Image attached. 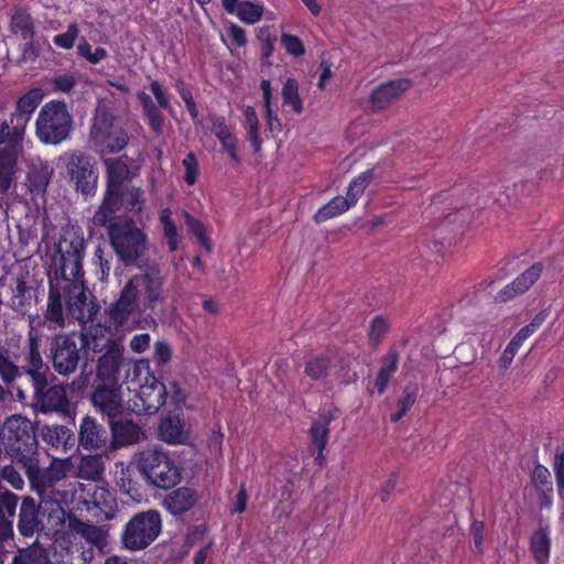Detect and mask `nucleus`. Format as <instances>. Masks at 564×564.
I'll return each instance as SVG.
<instances>
[{
	"instance_id": "obj_1",
	"label": "nucleus",
	"mask_w": 564,
	"mask_h": 564,
	"mask_svg": "<svg viewBox=\"0 0 564 564\" xmlns=\"http://www.w3.org/2000/svg\"><path fill=\"white\" fill-rule=\"evenodd\" d=\"M86 242L77 231L66 232L54 247L53 267L55 275L64 276L66 307L69 315L80 325L94 323L100 311L95 296H87L84 282L83 259Z\"/></svg>"
},
{
	"instance_id": "obj_2",
	"label": "nucleus",
	"mask_w": 564,
	"mask_h": 564,
	"mask_svg": "<svg viewBox=\"0 0 564 564\" xmlns=\"http://www.w3.org/2000/svg\"><path fill=\"white\" fill-rule=\"evenodd\" d=\"M44 98L42 88L29 89L18 98L10 120H0V191L11 187L26 127Z\"/></svg>"
},
{
	"instance_id": "obj_3",
	"label": "nucleus",
	"mask_w": 564,
	"mask_h": 564,
	"mask_svg": "<svg viewBox=\"0 0 564 564\" xmlns=\"http://www.w3.org/2000/svg\"><path fill=\"white\" fill-rule=\"evenodd\" d=\"M41 343L42 337L39 332L31 329L18 357L20 365L11 359L4 347L0 346V378L7 387L17 389L20 400H25L28 395L20 384L14 386L18 380L26 377L31 383L40 386L48 375V366L41 355Z\"/></svg>"
},
{
	"instance_id": "obj_4",
	"label": "nucleus",
	"mask_w": 564,
	"mask_h": 564,
	"mask_svg": "<svg viewBox=\"0 0 564 564\" xmlns=\"http://www.w3.org/2000/svg\"><path fill=\"white\" fill-rule=\"evenodd\" d=\"M1 444L6 453L24 468L39 456V442L32 422L21 415H12L2 424Z\"/></svg>"
},
{
	"instance_id": "obj_5",
	"label": "nucleus",
	"mask_w": 564,
	"mask_h": 564,
	"mask_svg": "<svg viewBox=\"0 0 564 564\" xmlns=\"http://www.w3.org/2000/svg\"><path fill=\"white\" fill-rule=\"evenodd\" d=\"M65 523V510L56 500L40 498L36 505L33 498L22 500L19 512L18 530L25 538L46 530L57 531Z\"/></svg>"
},
{
	"instance_id": "obj_6",
	"label": "nucleus",
	"mask_w": 564,
	"mask_h": 564,
	"mask_svg": "<svg viewBox=\"0 0 564 564\" xmlns=\"http://www.w3.org/2000/svg\"><path fill=\"white\" fill-rule=\"evenodd\" d=\"M74 120L64 100L47 101L39 111L35 133L43 144L58 145L70 138Z\"/></svg>"
},
{
	"instance_id": "obj_7",
	"label": "nucleus",
	"mask_w": 564,
	"mask_h": 564,
	"mask_svg": "<svg viewBox=\"0 0 564 564\" xmlns=\"http://www.w3.org/2000/svg\"><path fill=\"white\" fill-rule=\"evenodd\" d=\"M147 361L127 359L121 343H111L98 358L96 377L100 382L108 384H129L138 373H147Z\"/></svg>"
},
{
	"instance_id": "obj_8",
	"label": "nucleus",
	"mask_w": 564,
	"mask_h": 564,
	"mask_svg": "<svg viewBox=\"0 0 564 564\" xmlns=\"http://www.w3.org/2000/svg\"><path fill=\"white\" fill-rule=\"evenodd\" d=\"M138 468L149 484L160 489H171L182 478V467L167 452L160 448L141 452Z\"/></svg>"
},
{
	"instance_id": "obj_9",
	"label": "nucleus",
	"mask_w": 564,
	"mask_h": 564,
	"mask_svg": "<svg viewBox=\"0 0 564 564\" xmlns=\"http://www.w3.org/2000/svg\"><path fill=\"white\" fill-rule=\"evenodd\" d=\"M163 520L160 511L148 509L134 513L120 534L122 547L132 552L149 547L161 534Z\"/></svg>"
},
{
	"instance_id": "obj_10",
	"label": "nucleus",
	"mask_w": 564,
	"mask_h": 564,
	"mask_svg": "<svg viewBox=\"0 0 564 564\" xmlns=\"http://www.w3.org/2000/svg\"><path fill=\"white\" fill-rule=\"evenodd\" d=\"M132 284L140 311L149 316H159L163 312L167 295L164 290L165 278L158 267H149L143 273L132 276Z\"/></svg>"
},
{
	"instance_id": "obj_11",
	"label": "nucleus",
	"mask_w": 564,
	"mask_h": 564,
	"mask_svg": "<svg viewBox=\"0 0 564 564\" xmlns=\"http://www.w3.org/2000/svg\"><path fill=\"white\" fill-rule=\"evenodd\" d=\"M23 469L39 498L56 500L63 506L66 501L67 492L57 489L56 486L67 474V466L64 460L54 459L47 468H40L39 456H36Z\"/></svg>"
},
{
	"instance_id": "obj_12",
	"label": "nucleus",
	"mask_w": 564,
	"mask_h": 564,
	"mask_svg": "<svg viewBox=\"0 0 564 564\" xmlns=\"http://www.w3.org/2000/svg\"><path fill=\"white\" fill-rule=\"evenodd\" d=\"M89 142L101 154H116L129 142L124 128L115 124V116L107 109L97 110L89 130Z\"/></svg>"
},
{
	"instance_id": "obj_13",
	"label": "nucleus",
	"mask_w": 564,
	"mask_h": 564,
	"mask_svg": "<svg viewBox=\"0 0 564 564\" xmlns=\"http://www.w3.org/2000/svg\"><path fill=\"white\" fill-rule=\"evenodd\" d=\"M145 372L138 373L130 383L138 388L131 400V409L138 415H152L163 408L167 400V389L150 370L149 361L145 362Z\"/></svg>"
},
{
	"instance_id": "obj_14",
	"label": "nucleus",
	"mask_w": 564,
	"mask_h": 564,
	"mask_svg": "<svg viewBox=\"0 0 564 564\" xmlns=\"http://www.w3.org/2000/svg\"><path fill=\"white\" fill-rule=\"evenodd\" d=\"M108 237L116 254L124 263L134 262L145 250L147 235L132 218L112 225Z\"/></svg>"
},
{
	"instance_id": "obj_15",
	"label": "nucleus",
	"mask_w": 564,
	"mask_h": 564,
	"mask_svg": "<svg viewBox=\"0 0 564 564\" xmlns=\"http://www.w3.org/2000/svg\"><path fill=\"white\" fill-rule=\"evenodd\" d=\"M63 161L69 180L75 184V189L86 197L95 195L98 170L91 162V158L82 151H73L65 153Z\"/></svg>"
},
{
	"instance_id": "obj_16",
	"label": "nucleus",
	"mask_w": 564,
	"mask_h": 564,
	"mask_svg": "<svg viewBox=\"0 0 564 564\" xmlns=\"http://www.w3.org/2000/svg\"><path fill=\"white\" fill-rule=\"evenodd\" d=\"M18 554L26 564H88L93 558V549L84 550L75 544L67 547L64 554L58 555L56 551L51 553L39 544H32L20 549Z\"/></svg>"
},
{
	"instance_id": "obj_17",
	"label": "nucleus",
	"mask_w": 564,
	"mask_h": 564,
	"mask_svg": "<svg viewBox=\"0 0 564 564\" xmlns=\"http://www.w3.org/2000/svg\"><path fill=\"white\" fill-rule=\"evenodd\" d=\"M80 346L77 334H57L50 346V356L54 370L62 376H68L77 370L80 361Z\"/></svg>"
},
{
	"instance_id": "obj_18",
	"label": "nucleus",
	"mask_w": 564,
	"mask_h": 564,
	"mask_svg": "<svg viewBox=\"0 0 564 564\" xmlns=\"http://www.w3.org/2000/svg\"><path fill=\"white\" fill-rule=\"evenodd\" d=\"M33 390V400L40 412H57L65 416H70L72 405L67 397L66 387L63 384L50 386L47 376L44 377V383L37 386L31 383Z\"/></svg>"
},
{
	"instance_id": "obj_19",
	"label": "nucleus",
	"mask_w": 564,
	"mask_h": 564,
	"mask_svg": "<svg viewBox=\"0 0 564 564\" xmlns=\"http://www.w3.org/2000/svg\"><path fill=\"white\" fill-rule=\"evenodd\" d=\"M122 384H108L100 382L95 387L91 393V402L94 406L107 417V421L115 416L122 415L123 405L121 398Z\"/></svg>"
},
{
	"instance_id": "obj_20",
	"label": "nucleus",
	"mask_w": 564,
	"mask_h": 564,
	"mask_svg": "<svg viewBox=\"0 0 564 564\" xmlns=\"http://www.w3.org/2000/svg\"><path fill=\"white\" fill-rule=\"evenodd\" d=\"M139 306L133 293L132 284H127L120 291L117 301L111 303L107 310V321L115 328L122 327L130 319L131 315Z\"/></svg>"
},
{
	"instance_id": "obj_21",
	"label": "nucleus",
	"mask_w": 564,
	"mask_h": 564,
	"mask_svg": "<svg viewBox=\"0 0 564 564\" xmlns=\"http://www.w3.org/2000/svg\"><path fill=\"white\" fill-rule=\"evenodd\" d=\"M109 431L96 419L85 416L79 426V445L87 451H107L110 446Z\"/></svg>"
},
{
	"instance_id": "obj_22",
	"label": "nucleus",
	"mask_w": 564,
	"mask_h": 564,
	"mask_svg": "<svg viewBox=\"0 0 564 564\" xmlns=\"http://www.w3.org/2000/svg\"><path fill=\"white\" fill-rule=\"evenodd\" d=\"M108 335L109 329L107 327L102 326L100 323H90V325H80L77 339H79L82 349L93 352H104L109 348L111 343H120L118 339H113Z\"/></svg>"
},
{
	"instance_id": "obj_23",
	"label": "nucleus",
	"mask_w": 564,
	"mask_h": 564,
	"mask_svg": "<svg viewBox=\"0 0 564 564\" xmlns=\"http://www.w3.org/2000/svg\"><path fill=\"white\" fill-rule=\"evenodd\" d=\"M410 87L411 82L406 78L388 80L372 89L369 102L373 110H383L392 101L399 99Z\"/></svg>"
},
{
	"instance_id": "obj_24",
	"label": "nucleus",
	"mask_w": 564,
	"mask_h": 564,
	"mask_svg": "<svg viewBox=\"0 0 564 564\" xmlns=\"http://www.w3.org/2000/svg\"><path fill=\"white\" fill-rule=\"evenodd\" d=\"M53 274L55 268L52 265ZM63 286L64 276L48 275V297L45 317L47 321L62 324L64 322V303L66 304V291Z\"/></svg>"
},
{
	"instance_id": "obj_25",
	"label": "nucleus",
	"mask_w": 564,
	"mask_h": 564,
	"mask_svg": "<svg viewBox=\"0 0 564 564\" xmlns=\"http://www.w3.org/2000/svg\"><path fill=\"white\" fill-rule=\"evenodd\" d=\"M184 427L185 421L183 419V411L182 409H176L175 411H170L161 419L158 434L160 440L167 444H185L187 441V434Z\"/></svg>"
},
{
	"instance_id": "obj_26",
	"label": "nucleus",
	"mask_w": 564,
	"mask_h": 564,
	"mask_svg": "<svg viewBox=\"0 0 564 564\" xmlns=\"http://www.w3.org/2000/svg\"><path fill=\"white\" fill-rule=\"evenodd\" d=\"M110 429V443L113 447L135 444L142 434L141 427L130 419L115 416L107 421Z\"/></svg>"
},
{
	"instance_id": "obj_27",
	"label": "nucleus",
	"mask_w": 564,
	"mask_h": 564,
	"mask_svg": "<svg viewBox=\"0 0 564 564\" xmlns=\"http://www.w3.org/2000/svg\"><path fill=\"white\" fill-rule=\"evenodd\" d=\"M80 498L86 507L87 511L98 510L106 519L115 517L117 511V499L116 497L104 487H95L93 491L83 490Z\"/></svg>"
},
{
	"instance_id": "obj_28",
	"label": "nucleus",
	"mask_w": 564,
	"mask_h": 564,
	"mask_svg": "<svg viewBox=\"0 0 564 564\" xmlns=\"http://www.w3.org/2000/svg\"><path fill=\"white\" fill-rule=\"evenodd\" d=\"M530 481L539 497L541 510H550L553 506V482L547 467L536 464L531 473Z\"/></svg>"
},
{
	"instance_id": "obj_29",
	"label": "nucleus",
	"mask_w": 564,
	"mask_h": 564,
	"mask_svg": "<svg viewBox=\"0 0 564 564\" xmlns=\"http://www.w3.org/2000/svg\"><path fill=\"white\" fill-rule=\"evenodd\" d=\"M197 501L196 490L189 487H180L165 496L163 506L171 514L181 516L189 511Z\"/></svg>"
},
{
	"instance_id": "obj_30",
	"label": "nucleus",
	"mask_w": 564,
	"mask_h": 564,
	"mask_svg": "<svg viewBox=\"0 0 564 564\" xmlns=\"http://www.w3.org/2000/svg\"><path fill=\"white\" fill-rule=\"evenodd\" d=\"M335 356L336 351L333 349L311 356L304 364V373L312 381L325 380L330 375Z\"/></svg>"
},
{
	"instance_id": "obj_31",
	"label": "nucleus",
	"mask_w": 564,
	"mask_h": 564,
	"mask_svg": "<svg viewBox=\"0 0 564 564\" xmlns=\"http://www.w3.org/2000/svg\"><path fill=\"white\" fill-rule=\"evenodd\" d=\"M137 99L142 107V115L150 130L158 137L162 135L165 123V118L161 112L162 108L155 105L152 97L143 90L137 93Z\"/></svg>"
},
{
	"instance_id": "obj_32",
	"label": "nucleus",
	"mask_w": 564,
	"mask_h": 564,
	"mask_svg": "<svg viewBox=\"0 0 564 564\" xmlns=\"http://www.w3.org/2000/svg\"><path fill=\"white\" fill-rule=\"evenodd\" d=\"M335 415L330 412H323L314 420L308 430V448H325L329 438L330 423Z\"/></svg>"
},
{
	"instance_id": "obj_33",
	"label": "nucleus",
	"mask_w": 564,
	"mask_h": 564,
	"mask_svg": "<svg viewBox=\"0 0 564 564\" xmlns=\"http://www.w3.org/2000/svg\"><path fill=\"white\" fill-rule=\"evenodd\" d=\"M399 367V354L394 348H390L381 359V366L375 379V389L378 395H382L389 386L391 377Z\"/></svg>"
},
{
	"instance_id": "obj_34",
	"label": "nucleus",
	"mask_w": 564,
	"mask_h": 564,
	"mask_svg": "<svg viewBox=\"0 0 564 564\" xmlns=\"http://www.w3.org/2000/svg\"><path fill=\"white\" fill-rule=\"evenodd\" d=\"M11 31L20 35L25 45L32 47L35 36V26L32 15L25 10H15L11 17Z\"/></svg>"
},
{
	"instance_id": "obj_35",
	"label": "nucleus",
	"mask_w": 564,
	"mask_h": 564,
	"mask_svg": "<svg viewBox=\"0 0 564 564\" xmlns=\"http://www.w3.org/2000/svg\"><path fill=\"white\" fill-rule=\"evenodd\" d=\"M128 160L129 158L127 154L117 159L105 160L107 167V186L122 188V184L130 176Z\"/></svg>"
},
{
	"instance_id": "obj_36",
	"label": "nucleus",
	"mask_w": 564,
	"mask_h": 564,
	"mask_svg": "<svg viewBox=\"0 0 564 564\" xmlns=\"http://www.w3.org/2000/svg\"><path fill=\"white\" fill-rule=\"evenodd\" d=\"M530 551L538 564H546L550 560L551 538L547 528H539L530 538Z\"/></svg>"
},
{
	"instance_id": "obj_37",
	"label": "nucleus",
	"mask_w": 564,
	"mask_h": 564,
	"mask_svg": "<svg viewBox=\"0 0 564 564\" xmlns=\"http://www.w3.org/2000/svg\"><path fill=\"white\" fill-rule=\"evenodd\" d=\"M419 392L420 388L415 382H409L404 386L397 401V411L390 415L391 422L397 423L408 414V412L416 402Z\"/></svg>"
},
{
	"instance_id": "obj_38",
	"label": "nucleus",
	"mask_w": 564,
	"mask_h": 564,
	"mask_svg": "<svg viewBox=\"0 0 564 564\" xmlns=\"http://www.w3.org/2000/svg\"><path fill=\"white\" fill-rule=\"evenodd\" d=\"M351 208L350 204L341 195L335 196L324 206L317 209L313 219L315 223L321 224L334 217H337Z\"/></svg>"
},
{
	"instance_id": "obj_39",
	"label": "nucleus",
	"mask_w": 564,
	"mask_h": 564,
	"mask_svg": "<svg viewBox=\"0 0 564 564\" xmlns=\"http://www.w3.org/2000/svg\"><path fill=\"white\" fill-rule=\"evenodd\" d=\"M372 177V171L367 170L359 173L349 182L346 196L344 197L347 198V202L350 204L351 207L357 204L358 199L364 194L365 189L371 183Z\"/></svg>"
},
{
	"instance_id": "obj_40",
	"label": "nucleus",
	"mask_w": 564,
	"mask_h": 564,
	"mask_svg": "<svg viewBox=\"0 0 564 564\" xmlns=\"http://www.w3.org/2000/svg\"><path fill=\"white\" fill-rule=\"evenodd\" d=\"M160 223L163 229V236L167 241V247L171 252L178 249L180 235L177 227L172 219V212L170 208H164L160 214Z\"/></svg>"
},
{
	"instance_id": "obj_41",
	"label": "nucleus",
	"mask_w": 564,
	"mask_h": 564,
	"mask_svg": "<svg viewBox=\"0 0 564 564\" xmlns=\"http://www.w3.org/2000/svg\"><path fill=\"white\" fill-rule=\"evenodd\" d=\"M390 330V323L388 318L382 315H376L369 323L368 327V344L372 348H377Z\"/></svg>"
},
{
	"instance_id": "obj_42",
	"label": "nucleus",
	"mask_w": 564,
	"mask_h": 564,
	"mask_svg": "<svg viewBox=\"0 0 564 564\" xmlns=\"http://www.w3.org/2000/svg\"><path fill=\"white\" fill-rule=\"evenodd\" d=\"M260 88L262 90V97H263V107H264V115L267 119L268 128L271 132L275 130H281V122L276 115H274L271 106V99H272V88H271V82L269 79H262L260 83Z\"/></svg>"
},
{
	"instance_id": "obj_43",
	"label": "nucleus",
	"mask_w": 564,
	"mask_h": 564,
	"mask_svg": "<svg viewBox=\"0 0 564 564\" xmlns=\"http://www.w3.org/2000/svg\"><path fill=\"white\" fill-rule=\"evenodd\" d=\"M31 305V290L26 282L18 280L11 299L12 308L19 314H25Z\"/></svg>"
},
{
	"instance_id": "obj_44",
	"label": "nucleus",
	"mask_w": 564,
	"mask_h": 564,
	"mask_svg": "<svg viewBox=\"0 0 564 564\" xmlns=\"http://www.w3.org/2000/svg\"><path fill=\"white\" fill-rule=\"evenodd\" d=\"M543 264L541 262L533 263L524 272L518 275L512 282L521 294L525 293L541 276Z\"/></svg>"
},
{
	"instance_id": "obj_45",
	"label": "nucleus",
	"mask_w": 564,
	"mask_h": 564,
	"mask_svg": "<svg viewBox=\"0 0 564 564\" xmlns=\"http://www.w3.org/2000/svg\"><path fill=\"white\" fill-rule=\"evenodd\" d=\"M283 104L292 108V110L300 115L303 111L302 99L299 95V84L293 78H288L282 87Z\"/></svg>"
},
{
	"instance_id": "obj_46",
	"label": "nucleus",
	"mask_w": 564,
	"mask_h": 564,
	"mask_svg": "<svg viewBox=\"0 0 564 564\" xmlns=\"http://www.w3.org/2000/svg\"><path fill=\"white\" fill-rule=\"evenodd\" d=\"M122 207L129 213L140 214L144 207L142 189L130 186L122 191Z\"/></svg>"
},
{
	"instance_id": "obj_47",
	"label": "nucleus",
	"mask_w": 564,
	"mask_h": 564,
	"mask_svg": "<svg viewBox=\"0 0 564 564\" xmlns=\"http://www.w3.org/2000/svg\"><path fill=\"white\" fill-rule=\"evenodd\" d=\"M530 336L523 332V329H519L517 334L512 337V339L508 343L507 347L501 354L499 365L501 368L507 369L514 356L517 355L518 350L521 348L523 343L529 338Z\"/></svg>"
},
{
	"instance_id": "obj_48",
	"label": "nucleus",
	"mask_w": 564,
	"mask_h": 564,
	"mask_svg": "<svg viewBox=\"0 0 564 564\" xmlns=\"http://www.w3.org/2000/svg\"><path fill=\"white\" fill-rule=\"evenodd\" d=\"M70 436V431L64 425L45 426L43 440L53 447H65Z\"/></svg>"
},
{
	"instance_id": "obj_49",
	"label": "nucleus",
	"mask_w": 564,
	"mask_h": 564,
	"mask_svg": "<svg viewBox=\"0 0 564 564\" xmlns=\"http://www.w3.org/2000/svg\"><path fill=\"white\" fill-rule=\"evenodd\" d=\"M185 217V224L191 231V234L196 238V241L208 252L212 251V243L206 234V229L204 224L192 216L191 214L186 213L184 214Z\"/></svg>"
},
{
	"instance_id": "obj_50",
	"label": "nucleus",
	"mask_w": 564,
	"mask_h": 564,
	"mask_svg": "<svg viewBox=\"0 0 564 564\" xmlns=\"http://www.w3.org/2000/svg\"><path fill=\"white\" fill-rule=\"evenodd\" d=\"M105 471L104 463L98 456L84 457L79 465V473L86 479L97 480Z\"/></svg>"
},
{
	"instance_id": "obj_51",
	"label": "nucleus",
	"mask_w": 564,
	"mask_h": 564,
	"mask_svg": "<svg viewBox=\"0 0 564 564\" xmlns=\"http://www.w3.org/2000/svg\"><path fill=\"white\" fill-rule=\"evenodd\" d=\"M240 21L246 24L259 22L263 15V7L250 1L240 2L238 11L235 13Z\"/></svg>"
},
{
	"instance_id": "obj_52",
	"label": "nucleus",
	"mask_w": 564,
	"mask_h": 564,
	"mask_svg": "<svg viewBox=\"0 0 564 564\" xmlns=\"http://www.w3.org/2000/svg\"><path fill=\"white\" fill-rule=\"evenodd\" d=\"M127 217H116V213L111 209L105 208V205L100 204V206L95 212L91 224L95 227H106L107 232L109 234L110 227L115 224H119L121 219H126Z\"/></svg>"
},
{
	"instance_id": "obj_53",
	"label": "nucleus",
	"mask_w": 564,
	"mask_h": 564,
	"mask_svg": "<svg viewBox=\"0 0 564 564\" xmlns=\"http://www.w3.org/2000/svg\"><path fill=\"white\" fill-rule=\"evenodd\" d=\"M79 36V28L77 23H70L67 26L66 32L59 33L53 36V43L64 50H70L74 47L77 37Z\"/></svg>"
},
{
	"instance_id": "obj_54",
	"label": "nucleus",
	"mask_w": 564,
	"mask_h": 564,
	"mask_svg": "<svg viewBox=\"0 0 564 564\" xmlns=\"http://www.w3.org/2000/svg\"><path fill=\"white\" fill-rule=\"evenodd\" d=\"M19 498L15 494L6 489L0 492V519H11L15 514Z\"/></svg>"
},
{
	"instance_id": "obj_55",
	"label": "nucleus",
	"mask_w": 564,
	"mask_h": 564,
	"mask_svg": "<svg viewBox=\"0 0 564 564\" xmlns=\"http://www.w3.org/2000/svg\"><path fill=\"white\" fill-rule=\"evenodd\" d=\"M553 469L560 499L564 502V445L557 447L554 457Z\"/></svg>"
},
{
	"instance_id": "obj_56",
	"label": "nucleus",
	"mask_w": 564,
	"mask_h": 564,
	"mask_svg": "<svg viewBox=\"0 0 564 564\" xmlns=\"http://www.w3.org/2000/svg\"><path fill=\"white\" fill-rule=\"evenodd\" d=\"M93 264L96 268L98 279L105 281L108 279L110 273V261L105 257V249L98 245L93 256Z\"/></svg>"
},
{
	"instance_id": "obj_57",
	"label": "nucleus",
	"mask_w": 564,
	"mask_h": 564,
	"mask_svg": "<svg viewBox=\"0 0 564 564\" xmlns=\"http://www.w3.org/2000/svg\"><path fill=\"white\" fill-rule=\"evenodd\" d=\"M281 44L286 53L293 57H301L305 53L304 44L296 35L282 33Z\"/></svg>"
},
{
	"instance_id": "obj_58",
	"label": "nucleus",
	"mask_w": 564,
	"mask_h": 564,
	"mask_svg": "<svg viewBox=\"0 0 564 564\" xmlns=\"http://www.w3.org/2000/svg\"><path fill=\"white\" fill-rule=\"evenodd\" d=\"M101 204L117 213L122 206V188L107 186Z\"/></svg>"
},
{
	"instance_id": "obj_59",
	"label": "nucleus",
	"mask_w": 564,
	"mask_h": 564,
	"mask_svg": "<svg viewBox=\"0 0 564 564\" xmlns=\"http://www.w3.org/2000/svg\"><path fill=\"white\" fill-rule=\"evenodd\" d=\"M185 174L184 181L187 185H194L197 181L198 175V162L193 152H188L182 162Z\"/></svg>"
},
{
	"instance_id": "obj_60",
	"label": "nucleus",
	"mask_w": 564,
	"mask_h": 564,
	"mask_svg": "<svg viewBox=\"0 0 564 564\" xmlns=\"http://www.w3.org/2000/svg\"><path fill=\"white\" fill-rule=\"evenodd\" d=\"M153 358L158 366H165L172 359V347L166 340H156L154 343Z\"/></svg>"
},
{
	"instance_id": "obj_61",
	"label": "nucleus",
	"mask_w": 564,
	"mask_h": 564,
	"mask_svg": "<svg viewBox=\"0 0 564 564\" xmlns=\"http://www.w3.org/2000/svg\"><path fill=\"white\" fill-rule=\"evenodd\" d=\"M149 88L155 98V105L164 110L171 109L170 96L159 80H152Z\"/></svg>"
},
{
	"instance_id": "obj_62",
	"label": "nucleus",
	"mask_w": 564,
	"mask_h": 564,
	"mask_svg": "<svg viewBox=\"0 0 564 564\" xmlns=\"http://www.w3.org/2000/svg\"><path fill=\"white\" fill-rule=\"evenodd\" d=\"M0 478L9 482L14 489H22L24 485L21 475L11 465L0 467Z\"/></svg>"
},
{
	"instance_id": "obj_63",
	"label": "nucleus",
	"mask_w": 564,
	"mask_h": 564,
	"mask_svg": "<svg viewBox=\"0 0 564 564\" xmlns=\"http://www.w3.org/2000/svg\"><path fill=\"white\" fill-rule=\"evenodd\" d=\"M75 86L76 78L73 75H58L52 79V87L56 93H69Z\"/></svg>"
},
{
	"instance_id": "obj_64",
	"label": "nucleus",
	"mask_w": 564,
	"mask_h": 564,
	"mask_svg": "<svg viewBox=\"0 0 564 564\" xmlns=\"http://www.w3.org/2000/svg\"><path fill=\"white\" fill-rule=\"evenodd\" d=\"M208 122L210 124L212 132L215 134L217 139L230 132L226 122V118L224 116L209 115Z\"/></svg>"
}]
</instances>
